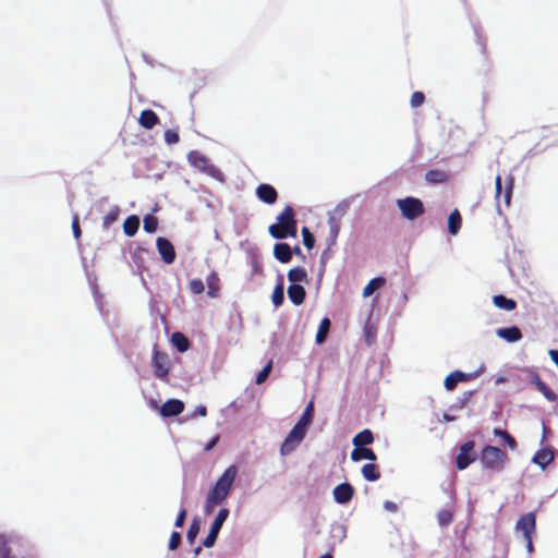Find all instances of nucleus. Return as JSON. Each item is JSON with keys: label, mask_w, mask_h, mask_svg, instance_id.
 I'll use <instances>...</instances> for the list:
<instances>
[{"label": "nucleus", "mask_w": 558, "mask_h": 558, "mask_svg": "<svg viewBox=\"0 0 558 558\" xmlns=\"http://www.w3.org/2000/svg\"><path fill=\"white\" fill-rule=\"evenodd\" d=\"M354 492V487L350 483L345 482L333 488L332 496L337 504L345 505L353 498Z\"/></svg>", "instance_id": "f8f14e48"}, {"label": "nucleus", "mask_w": 558, "mask_h": 558, "mask_svg": "<svg viewBox=\"0 0 558 558\" xmlns=\"http://www.w3.org/2000/svg\"><path fill=\"white\" fill-rule=\"evenodd\" d=\"M329 227H330V242L331 244H335L336 242V239L338 236V233H339V230H340V221L339 219L335 218L333 216H331L329 218Z\"/></svg>", "instance_id": "ea45409f"}, {"label": "nucleus", "mask_w": 558, "mask_h": 558, "mask_svg": "<svg viewBox=\"0 0 558 558\" xmlns=\"http://www.w3.org/2000/svg\"><path fill=\"white\" fill-rule=\"evenodd\" d=\"M527 377L531 384L550 402L557 400V395L542 380L538 373L533 369H526Z\"/></svg>", "instance_id": "9d476101"}, {"label": "nucleus", "mask_w": 558, "mask_h": 558, "mask_svg": "<svg viewBox=\"0 0 558 558\" xmlns=\"http://www.w3.org/2000/svg\"><path fill=\"white\" fill-rule=\"evenodd\" d=\"M494 434L498 437H500L501 439H504L505 444L510 448V449H515L517 448V441L505 429H500V428H495L494 429Z\"/></svg>", "instance_id": "c9c22d12"}, {"label": "nucleus", "mask_w": 558, "mask_h": 558, "mask_svg": "<svg viewBox=\"0 0 558 558\" xmlns=\"http://www.w3.org/2000/svg\"><path fill=\"white\" fill-rule=\"evenodd\" d=\"M480 459L484 469L500 472L508 461V454L498 447L487 445L482 449Z\"/></svg>", "instance_id": "f03ea898"}, {"label": "nucleus", "mask_w": 558, "mask_h": 558, "mask_svg": "<svg viewBox=\"0 0 558 558\" xmlns=\"http://www.w3.org/2000/svg\"><path fill=\"white\" fill-rule=\"evenodd\" d=\"M219 506L217 502H214L213 499L206 496L205 505H204V512L205 514H211L215 510V508Z\"/></svg>", "instance_id": "3c124183"}, {"label": "nucleus", "mask_w": 558, "mask_h": 558, "mask_svg": "<svg viewBox=\"0 0 558 558\" xmlns=\"http://www.w3.org/2000/svg\"><path fill=\"white\" fill-rule=\"evenodd\" d=\"M198 532H199V523L196 520H194L192 522V524L190 525L187 533H186V538L191 544L194 543Z\"/></svg>", "instance_id": "37998d69"}, {"label": "nucleus", "mask_w": 558, "mask_h": 558, "mask_svg": "<svg viewBox=\"0 0 558 558\" xmlns=\"http://www.w3.org/2000/svg\"><path fill=\"white\" fill-rule=\"evenodd\" d=\"M275 257L281 263H289L292 257L291 247L287 243H277L274 247Z\"/></svg>", "instance_id": "b1692460"}, {"label": "nucleus", "mask_w": 558, "mask_h": 558, "mask_svg": "<svg viewBox=\"0 0 558 558\" xmlns=\"http://www.w3.org/2000/svg\"><path fill=\"white\" fill-rule=\"evenodd\" d=\"M306 278V272L303 268L296 267L292 268L288 272V279L291 281V284H299Z\"/></svg>", "instance_id": "72a5a7b5"}, {"label": "nucleus", "mask_w": 558, "mask_h": 558, "mask_svg": "<svg viewBox=\"0 0 558 558\" xmlns=\"http://www.w3.org/2000/svg\"><path fill=\"white\" fill-rule=\"evenodd\" d=\"M172 342L180 352H184L189 348V340L180 332L172 335Z\"/></svg>", "instance_id": "e433bc0d"}, {"label": "nucleus", "mask_w": 558, "mask_h": 558, "mask_svg": "<svg viewBox=\"0 0 558 558\" xmlns=\"http://www.w3.org/2000/svg\"><path fill=\"white\" fill-rule=\"evenodd\" d=\"M475 442L468 440L460 447V452L456 457V465L458 470H465L471 463L476 460V453L474 452Z\"/></svg>", "instance_id": "0eeeda50"}, {"label": "nucleus", "mask_w": 558, "mask_h": 558, "mask_svg": "<svg viewBox=\"0 0 558 558\" xmlns=\"http://www.w3.org/2000/svg\"><path fill=\"white\" fill-rule=\"evenodd\" d=\"M270 371H271V362H269L267 365H265L263 367V369L257 374L256 384H258V385L263 384L269 376Z\"/></svg>", "instance_id": "a18cd8bd"}, {"label": "nucleus", "mask_w": 558, "mask_h": 558, "mask_svg": "<svg viewBox=\"0 0 558 558\" xmlns=\"http://www.w3.org/2000/svg\"><path fill=\"white\" fill-rule=\"evenodd\" d=\"M384 508L390 512H396L398 510L397 504H395L393 501H390V500H386L384 502Z\"/></svg>", "instance_id": "6e6d98bb"}, {"label": "nucleus", "mask_w": 558, "mask_h": 558, "mask_svg": "<svg viewBox=\"0 0 558 558\" xmlns=\"http://www.w3.org/2000/svg\"><path fill=\"white\" fill-rule=\"evenodd\" d=\"M462 217L458 209L451 211L448 217V231L450 234L456 235L461 229Z\"/></svg>", "instance_id": "bb28decb"}, {"label": "nucleus", "mask_w": 558, "mask_h": 558, "mask_svg": "<svg viewBox=\"0 0 558 558\" xmlns=\"http://www.w3.org/2000/svg\"><path fill=\"white\" fill-rule=\"evenodd\" d=\"M450 174L440 169H430L425 173V180L430 184H439L449 181Z\"/></svg>", "instance_id": "a211bd4d"}, {"label": "nucleus", "mask_w": 558, "mask_h": 558, "mask_svg": "<svg viewBox=\"0 0 558 558\" xmlns=\"http://www.w3.org/2000/svg\"><path fill=\"white\" fill-rule=\"evenodd\" d=\"M302 233H303L304 245L307 246L308 248H312L314 246V235L311 233L310 229L306 227H304L302 229Z\"/></svg>", "instance_id": "de8ad7c7"}, {"label": "nucleus", "mask_w": 558, "mask_h": 558, "mask_svg": "<svg viewBox=\"0 0 558 558\" xmlns=\"http://www.w3.org/2000/svg\"><path fill=\"white\" fill-rule=\"evenodd\" d=\"M397 206L403 218L415 220L424 215V204L420 198L408 196L397 201Z\"/></svg>", "instance_id": "20e7f679"}, {"label": "nucleus", "mask_w": 558, "mask_h": 558, "mask_svg": "<svg viewBox=\"0 0 558 558\" xmlns=\"http://www.w3.org/2000/svg\"><path fill=\"white\" fill-rule=\"evenodd\" d=\"M156 246H157L158 253L161 256V259L166 264L170 265L174 262V259H175L174 246L168 239L159 236L156 241Z\"/></svg>", "instance_id": "9b49d317"}, {"label": "nucleus", "mask_w": 558, "mask_h": 558, "mask_svg": "<svg viewBox=\"0 0 558 558\" xmlns=\"http://www.w3.org/2000/svg\"><path fill=\"white\" fill-rule=\"evenodd\" d=\"M514 530L522 534L523 539L533 537L536 532V513L532 511L520 515Z\"/></svg>", "instance_id": "423d86ee"}, {"label": "nucleus", "mask_w": 558, "mask_h": 558, "mask_svg": "<svg viewBox=\"0 0 558 558\" xmlns=\"http://www.w3.org/2000/svg\"><path fill=\"white\" fill-rule=\"evenodd\" d=\"M272 226H283L290 228H296V221L294 219V213L292 207L287 206L282 213L277 217V222Z\"/></svg>", "instance_id": "f3484780"}, {"label": "nucleus", "mask_w": 558, "mask_h": 558, "mask_svg": "<svg viewBox=\"0 0 558 558\" xmlns=\"http://www.w3.org/2000/svg\"><path fill=\"white\" fill-rule=\"evenodd\" d=\"M526 551L532 555L534 553L533 537L524 538Z\"/></svg>", "instance_id": "4d7b16f0"}, {"label": "nucleus", "mask_w": 558, "mask_h": 558, "mask_svg": "<svg viewBox=\"0 0 558 558\" xmlns=\"http://www.w3.org/2000/svg\"><path fill=\"white\" fill-rule=\"evenodd\" d=\"M330 328V320L328 318H324L318 327V330L316 332V343H322L325 341L328 331Z\"/></svg>", "instance_id": "f704fd0d"}, {"label": "nucleus", "mask_w": 558, "mask_h": 558, "mask_svg": "<svg viewBox=\"0 0 558 558\" xmlns=\"http://www.w3.org/2000/svg\"><path fill=\"white\" fill-rule=\"evenodd\" d=\"M493 303L496 307L505 311H513L517 308V302L513 299L506 298L502 294L495 295Z\"/></svg>", "instance_id": "c85d7f7f"}, {"label": "nucleus", "mask_w": 558, "mask_h": 558, "mask_svg": "<svg viewBox=\"0 0 558 558\" xmlns=\"http://www.w3.org/2000/svg\"><path fill=\"white\" fill-rule=\"evenodd\" d=\"M184 410V403L178 399L167 400L160 408V414L163 417L175 416L182 413Z\"/></svg>", "instance_id": "ddd939ff"}, {"label": "nucleus", "mask_w": 558, "mask_h": 558, "mask_svg": "<svg viewBox=\"0 0 558 558\" xmlns=\"http://www.w3.org/2000/svg\"><path fill=\"white\" fill-rule=\"evenodd\" d=\"M120 208L118 206H113L110 211L104 217V226L107 228L112 225L119 216Z\"/></svg>", "instance_id": "79ce46f5"}, {"label": "nucleus", "mask_w": 558, "mask_h": 558, "mask_svg": "<svg viewBox=\"0 0 558 558\" xmlns=\"http://www.w3.org/2000/svg\"><path fill=\"white\" fill-rule=\"evenodd\" d=\"M229 509L227 508H221L215 520L213 521L211 523V526H210V530H209V533L208 535L206 536V538L203 541V546L206 547V548H211L216 541H217V537L219 535V532L223 525V523L226 522V520L228 519L229 517Z\"/></svg>", "instance_id": "39448f33"}, {"label": "nucleus", "mask_w": 558, "mask_h": 558, "mask_svg": "<svg viewBox=\"0 0 558 558\" xmlns=\"http://www.w3.org/2000/svg\"><path fill=\"white\" fill-rule=\"evenodd\" d=\"M319 558H333V557L330 553H327V554L320 556Z\"/></svg>", "instance_id": "0e129e2a"}, {"label": "nucleus", "mask_w": 558, "mask_h": 558, "mask_svg": "<svg viewBox=\"0 0 558 558\" xmlns=\"http://www.w3.org/2000/svg\"><path fill=\"white\" fill-rule=\"evenodd\" d=\"M350 457H351V460L354 462H357L361 460H369V461L377 460V456H376L375 451L373 449L366 448V447L354 448L351 451Z\"/></svg>", "instance_id": "dca6fc26"}, {"label": "nucleus", "mask_w": 558, "mask_h": 558, "mask_svg": "<svg viewBox=\"0 0 558 558\" xmlns=\"http://www.w3.org/2000/svg\"><path fill=\"white\" fill-rule=\"evenodd\" d=\"M497 336L505 339L508 342H517L522 338L521 330L515 327L499 328L496 331Z\"/></svg>", "instance_id": "6ab92c4d"}, {"label": "nucleus", "mask_w": 558, "mask_h": 558, "mask_svg": "<svg viewBox=\"0 0 558 558\" xmlns=\"http://www.w3.org/2000/svg\"><path fill=\"white\" fill-rule=\"evenodd\" d=\"M236 474L238 469L235 465L228 466L221 476L217 480L215 486L229 496L232 490Z\"/></svg>", "instance_id": "1a4fd4ad"}, {"label": "nucleus", "mask_w": 558, "mask_h": 558, "mask_svg": "<svg viewBox=\"0 0 558 558\" xmlns=\"http://www.w3.org/2000/svg\"><path fill=\"white\" fill-rule=\"evenodd\" d=\"M165 141L169 145L175 144L179 142V135L175 131L167 130L165 132Z\"/></svg>", "instance_id": "8fccbe9b"}, {"label": "nucleus", "mask_w": 558, "mask_h": 558, "mask_svg": "<svg viewBox=\"0 0 558 558\" xmlns=\"http://www.w3.org/2000/svg\"><path fill=\"white\" fill-rule=\"evenodd\" d=\"M185 518H186V509L182 508L175 519V522H174L175 527H182L184 524Z\"/></svg>", "instance_id": "603ef678"}, {"label": "nucleus", "mask_w": 558, "mask_h": 558, "mask_svg": "<svg viewBox=\"0 0 558 558\" xmlns=\"http://www.w3.org/2000/svg\"><path fill=\"white\" fill-rule=\"evenodd\" d=\"M470 378H471V376L463 372H460V371L452 372L445 379V388L447 390L451 391L457 387L458 383L466 381Z\"/></svg>", "instance_id": "aec40b11"}, {"label": "nucleus", "mask_w": 558, "mask_h": 558, "mask_svg": "<svg viewBox=\"0 0 558 558\" xmlns=\"http://www.w3.org/2000/svg\"><path fill=\"white\" fill-rule=\"evenodd\" d=\"M373 442H374V435L371 429H363L362 432L357 433L352 439V444H353L354 448L365 447Z\"/></svg>", "instance_id": "5701e85b"}, {"label": "nucleus", "mask_w": 558, "mask_h": 558, "mask_svg": "<svg viewBox=\"0 0 558 558\" xmlns=\"http://www.w3.org/2000/svg\"><path fill=\"white\" fill-rule=\"evenodd\" d=\"M437 520L441 526H448L453 520V514L450 510L442 509L438 512Z\"/></svg>", "instance_id": "a19ab883"}, {"label": "nucleus", "mask_w": 558, "mask_h": 558, "mask_svg": "<svg viewBox=\"0 0 558 558\" xmlns=\"http://www.w3.org/2000/svg\"><path fill=\"white\" fill-rule=\"evenodd\" d=\"M513 182H514V179L512 175H509L507 179H506V186H505V190H502V183H501V177L500 175H497L496 179H495V192H496V201H497V205L499 206L500 204V201L502 198L504 201V204L505 206H510V203H511V196H512V191H513Z\"/></svg>", "instance_id": "6e6552de"}, {"label": "nucleus", "mask_w": 558, "mask_h": 558, "mask_svg": "<svg viewBox=\"0 0 558 558\" xmlns=\"http://www.w3.org/2000/svg\"><path fill=\"white\" fill-rule=\"evenodd\" d=\"M181 543V534L179 532H172L169 541V549L174 550Z\"/></svg>", "instance_id": "09e8293b"}, {"label": "nucleus", "mask_w": 558, "mask_h": 558, "mask_svg": "<svg viewBox=\"0 0 558 558\" xmlns=\"http://www.w3.org/2000/svg\"><path fill=\"white\" fill-rule=\"evenodd\" d=\"M271 301L275 306H280L284 301V288L282 277L279 278V282L272 291Z\"/></svg>", "instance_id": "473e14b6"}, {"label": "nucleus", "mask_w": 558, "mask_h": 558, "mask_svg": "<svg viewBox=\"0 0 558 558\" xmlns=\"http://www.w3.org/2000/svg\"><path fill=\"white\" fill-rule=\"evenodd\" d=\"M140 227V219L137 216H130L123 223V231L128 236H133Z\"/></svg>", "instance_id": "2f4dec72"}, {"label": "nucleus", "mask_w": 558, "mask_h": 558, "mask_svg": "<svg viewBox=\"0 0 558 558\" xmlns=\"http://www.w3.org/2000/svg\"><path fill=\"white\" fill-rule=\"evenodd\" d=\"M206 283L208 287L207 294L213 299L217 298L219 294V277L216 271H211L207 276Z\"/></svg>", "instance_id": "7c9ffc66"}, {"label": "nucleus", "mask_w": 558, "mask_h": 558, "mask_svg": "<svg viewBox=\"0 0 558 558\" xmlns=\"http://www.w3.org/2000/svg\"><path fill=\"white\" fill-rule=\"evenodd\" d=\"M288 296L294 305H300L304 301L305 290L301 284H290L288 288Z\"/></svg>", "instance_id": "4be33fe9"}, {"label": "nucleus", "mask_w": 558, "mask_h": 558, "mask_svg": "<svg viewBox=\"0 0 558 558\" xmlns=\"http://www.w3.org/2000/svg\"><path fill=\"white\" fill-rule=\"evenodd\" d=\"M362 475L366 481L375 482L381 476L378 466L375 463H366L362 466Z\"/></svg>", "instance_id": "a878e982"}, {"label": "nucleus", "mask_w": 558, "mask_h": 558, "mask_svg": "<svg viewBox=\"0 0 558 558\" xmlns=\"http://www.w3.org/2000/svg\"><path fill=\"white\" fill-rule=\"evenodd\" d=\"M190 290L194 294H201L205 291V284L201 279H193L190 282Z\"/></svg>", "instance_id": "c03bdc74"}, {"label": "nucleus", "mask_w": 558, "mask_h": 558, "mask_svg": "<svg viewBox=\"0 0 558 558\" xmlns=\"http://www.w3.org/2000/svg\"><path fill=\"white\" fill-rule=\"evenodd\" d=\"M187 160L191 163V166L206 173L207 175L219 181L223 180L221 171L218 168H216L205 155L196 150H193L187 155Z\"/></svg>", "instance_id": "7ed1b4c3"}, {"label": "nucleus", "mask_w": 558, "mask_h": 558, "mask_svg": "<svg viewBox=\"0 0 558 558\" xmlns=\"http://www.w3.org/2000/svg\"><path fill=\"white\" fill-rule=\"evenodd\" d=\"M218 442V436L211 438L205 446L206 451H210Z\"/></svg>", "instance_id": "13d9d810"}, {"label": "nucleus", "mask_w": 558, "mask_h": 558, "mask_svg": "<svg viewBox=\"0 0 558 558\" xmlns=\"http://www.w3.org/2000/svg\"><path fill=\"white\" fill-rule=\"evenodd\" d=\"M326 256H327V253H326V252H324V253L322 254V258H320V262H322V264H323V265L325 264Z\"/></svg>", "instance_id": "e2e57ef3"}, {"label": "nucleus", "mask_w": 558, "mask_h": 558, "mask_svg": "<svg viewBox=\"0 0 558 558\" xmlns=\"http://www.w3.org/2000/svg\"><path fill=\"white\" fill-rule=\"evenodd\" d=\"M314 409V398H312L307 407L298 421V423L293 426V428L290 430V433L287 435L286 439L283 440L281 447H280V454L286 457L291 454L302 442L304 439L308 425L312 421V410Z\"/></svg>", "instance_id": "f257e3e1"}, {"label": "nucleus", "mask_w": 558, "mask_h": 558, "mask_svg": "<svg viewBox=\"0 0 558 558\" xmlns=\"http://www.w3.org/2000/svg\"><path fill=\"white\" fill-rule=\"evenodd\" d=\"M555 454L551 448H542L537 450L532 461L545 470L554 460Z\"/></svg>", "instance_id": "2eb2a0df"}, {"label": "nucleus", "mask_w": 558, "mask_h": 558, "mask_svg": "<svg viewBox=\"0 0 558 558\" xmlns=\"http://www.w3.org/2000/svg\"><path fill=\"white\" fill-rule=\"evenodd\" d=\"M72 230H73V234L76 239H78L81 236V228H80V225H78V218L77 216H75L73 218V221H72Z\"/></svg>", "instance_id": "864d4df0"}, {"label": "nucleus", "mask_w": 558, "mask_h": 558, "mask_svg": "<svg viewBox=\"0 0 558 558\" xmlns=\"http://www.w3.org/2000/svg\"><path fill=\"white\" fill-rule=\"evenodd\" d=\"M207 497L213 499L214 502L221 505L229 496L214 485L209 489Z\"/></svg>", "instance_id": "4c0bfd02"}, {"label": "nucleus", "mask_w": 558, "mask_h": 558, "mask_svg": "<svg viewBox=\"0 0 558 558\" xmlns=\"http://www.w3.org/2000/svg\"><path fill=\"white\" fill-rule=\"evenodd\" d=\"M386 283V279L384 277H376L368 281V283L364 287L362 295L363 298L371 296L375 291L383 288Z\"/></svg>", "instance_id": "cd10ccee"}, {"label": "nucleus", "mask_w": 558, "mask_h": 558, "mask_svg": "<svg viewBox=\"0 0 558 558\" xmlns=\"http://www.w3.org/2000/svg\"><path fill=\"white\" fill-rule=\"evenodd\" d=\"M256 195L262 202L266 204H274L278 197L276 189L272 185L266 183L259 184L257 186Z\"/></svg>", "instance_id": "4468645a"}, {"label": "nucleus", "mask_w": 558, "mask_h": 558, "mask_svg": "<svg viewBox=\"0 0 558 558\" xmlns=\"http://www.w3.org/2000/svg\"><path fill=\"white\" fill-rule=\"evenodd\" d=\"M153 365L155 368V375L158 378L165 379L168 376L169 368L166 366L165 356H161L158 353H155L154 359H153Z\"/></svg>", "instance_id": "393cba45"}, {"label": "nucleus", "mask_w": 558, "mask_h": 558, "mask_svg": "<svg viewBox=\"0 0 558 558\" xmlns=\"http://www.w3.org/2000/svg\"><path fill=\"white\" fill-rule=\"evenodd\" d=\"M444 420H445V421H447V422H451V421H453V420H454V417H453V416H451V415H449V414H447V413H445V414H444Z\"/></svg>", "instance_id": "052dcab7"}, {"label": "nucleus", "mask_w": 558, "mask_h": 558, "mask_svg": "<svg viewBox=\"0 0 558 558\" xmlns=\"http://www.w3.org/2000/svg\"><path fill=\"white\" fill-rule=\"evenodd\" d=\"M157 227H158V221H157L156 217H154L151 215H147L144 217L143 228L146 232L154 233L157 230Z\"/></svg>", "instance_id": "58836bf2"}, {"label": "nucleus", "mask_w": 558, "mask_h": 558, "mask_svg": "<svg viewBox=\"0 0 558 558\" xmlns=\"http://www.w3.org/2000/svg\"><path fill=\"white\" fill-rule=\"evenodd\" d=\"M207 414V408L205 405H199L196 408V410L194 411V413L191 415V417H195V416H206Z\"/></svg>", "instance_id": "5fc2aeb1"}, {"label": "nucleus", "mask_w": 558, "mask_h": 558, "mask_svg": "<svg viewBox=\"0 0 558 558\" xmlns=\"http://www.w3.org/2000/svg\"><path fill=\"white\" fill-rule=\"evenodd\" d=\"M158 123V117L153 110H144L140 117V124L150 130Z\"/></svg>", "instance_id": "c756f323"}, {"label": "nucleus", "mask_w": 558, "mask_h": 558, "mask_svg": "<svg viewBox=\"0 0 558 558\" xmlns=\"http://www.w3.org/2000/svg\"><path fill=\"white\" fill-rule=\"evenodd\" d=\"M425 101V95L422 92H414L411 96V106L417 108Z\"/></svg>", "instance_id": "49530a36"}, {"label": "nucleus", "mask_w": 558, "mask_h": 558, "mask_svg": "<svg viewBox=\"0 0 558 558\" xmlns=\"http://www.w3.org/2000/svg\"><path fill=\"white\" fill-rule=\"evenodd\" d=\"M202 551V547L198 546L194 549V556L197 557L199 555V553Z\"/></svg>", "instance_id": "680f3d73"}, {"label": "nucleus", "mask_w": 558, "mask_h": 558, "mask_svg": "<svg viewBox=\"0 0 558 558\" xmlns=\"http://www.w3.org/2000/svg\"><path fill=\"white\" fill-rule=\"evenodd\" d=\"M268 231L272 238L280 240L296 235V228L283 226H269Z\"/></svg>", "instance_id": "412c9836"}, {"label": "nucleus", "mask_w": 558, "mask_h": 558, "mask_svg": "<svg viewBox=\"0 0 558 558\" xmlns=\"http://www.w3.org/2000/svg\"><path fill=\"white\" fill-rule=\"evenodd\" d=\"M548 354H549V356H550L551 361H553V362L557 365V367H558V350L551 349V350H549Z\"/></svg>", "instance_id": "bf43d9fd"}]
</instances>
